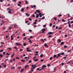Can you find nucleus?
<instances>
[{
    "instance_id": "1",
    "label": "nucleus",
    "mask_w": 73,
    "mask_h": 73,
    "mask_svg": "<svg viewBox=\"0 0 73 73\" xmlns=\"http://www.w3.org/2000/svg\"><path fill=\"white\" fill-rule=\"evenodd\" d=\"M31 66L32 67H33V68H31V69H32V70H33L34 69H35L36 68H37V66H36V64H33L31 65Z\"/></svg>"
},
{
    "instance_id": "2",
    "label": "nucleus",
    "mask_w": 73,
    "mask_h": 73,
    "mask_svg": "<svg viewBox=\"0 0 73 73\" xmlns=\"http://www.w3.org/2000/svg\"><path fill=\"white\" fill-rule=\"evenodd\" d=\"M65 54V52H63L62 53H60L59 54H58V56L59 57H60V55H64Z\"/></svg>"
},
{
    "instance_id": "3",
    "label": "nucleus",
    "mask_w": 73,
    "mask_h": 73,
    "mask_svg": "<svg viewBox=\"0 0 73 73\" xmlns=\"http://www.w3.org/2000/svg\"><path fill=\"white\" fill-rule=\"evenodd\" d=\"M44 68H46V66L45 65H43L41 68V69H44Z\"/></svg>"
},
{
    "instance_id": "4",
    "label": "nucleus",
    "mask_w": 73,
    "mask_h": 73,
    "mask_svg": "<svg viewBox=\"0 0 73 73\" xmlns=\"http://www.w3.org/2000/svg\"><path fill=\"white\" fill-rule=\"evenodd\" d=\"M42 33H45V31H46V29H42Z\"/></svg>"
},
{
    "instance_id": "5",
    "label": "nucleus",
    "mask_w": 73,
    "mask_h": 73,
    "mask_svg": "<svg viewBox=\"0 0 73 73\" xmlns=\"http://www.w3.org/2000/svg\"><path fill=\"white\" fill-rule=\"evenodd\" d=\"M12 11V10L11 9H10L8 11V13L10 14H12V12H11V11Z\"/></svg>"
},
{
    "instance_id": "6",
    "label": "nucleus",
    "mask_w": 73,
    "mask_h": 73,
    "mask_svg": "<svg viewBox=\"0 0 73 73\" xmlns=\"http://www.w3.org/2000/svg\"><path fill=\"white\" fill-rule=\"evenodd\" d=\"M26 49H27V52H31V50H29V48H28V47Z\"/></svg>"
},
{
    "instance_id": "7",
    "label": "nucleus",
    "mask_w": 73,
    "mask_h": 73,
    "mask_svg": "<svg viewBox=\"0 0 73 73\" xmlns=\"http://www.w3.org/2000/svg\"><path fill=\"white\" fill-rule=\"evenodd\" d=\"M16 44L17 45H21V46H23V45L21 44H19V43H18L17 42L16 43Z\"/></svg>"
},
{
    "instance_id": "8",
    "label": "nucleus",
    "mask_w": 73,
    "mask_h": 73,
    "mask_svg": "<svg viewBox=\"0 0 73 73\" xmlns=\"http://www.w3.org/2000/svg\"><path fill=\"white\" fill-rule=\"evenodd\" d=\"M53 33L52 32H49L48 33V35H52V34H53Z\"/></svg>"
},
{
    "instance_id": "9",
    "label": "nucleus",
    "mask_w": 73,
    "mask_h": 73,
    "mask_svg": "<svg viewBox=\"0 0 73 73\" xmlns=\"http://www.w3.org/2000/svg\"><path fill=\"white\" fill-rule=\"evenodd\" d=\"M72 18H73V17H72L71 18H70V19H68L67 21H69V20H73V19Z\"/></svg>"
},
{
    "instance_id": "10",
    "label": "nucleus",
    "mask_w": 73,
    "mask_h": 73,
    "mask_svg": "<svg viewBox=\"0 0 73 73\" xmlns=\"http://www.w3.org/2000/svg\"><path fill=\"white\" fill-rule=\"evenodd\" d=\"M13 35H12L11 36V40H13Z\"/></svg>"
},
{
    "instance_id": "11",
    "label": "nucleus",
    "mask_w": 73,
    "mask_h": 73,
    "mask_svg": "<svg viewBox=\"0 0 73 73\" xmlns=\"http://www.w3.org/2000/svg\"><path fill=\"white\" fill-rule=\"evenodd\" d=\"M29 66V65H26L25 67V69H27V68H28V67Z\"/></svg>"
},
{
    "instance_id": "12",
    "label": "nucleus",
    "mask_w": 73,
    "mask_h": 73,
    "mask_svg": "<svg viewBox=\"0 0 73 73\" xmlns=\"http://www.w3.org/2000/svg\"><path fill=\"white\" fill-rule=\"evenodd\" d=\"M36 11L37 12H38V13H40V12H41V11H39L38 10H36Z\"/></svg>"
},
{
    "instance_id": "13",
    "label": "nucleus",
    "mask_w": 73,
    "mask_h": 73,
    "mask_svg": "<svg viewBox=\"0 0 73 73\" xmlns=\"http://www.w3.org/2000/svg\"><path fill=\"white\" fill-rule=\"evenodd\" d=\"M21 62H25V60H23V59H22L21 60Z\"/></svg>"
},
{
    "instance_id": "14",
    "label": "nucleus",
    "mask_w": 73,
    "mask_h": 73,
    "mask_svg": "<svg viewBox=\"0 0 73 73\" xmlns=\"http://www.w3.org/2000/svg\"><path fill=\"white\" fill-rule=\"evenodd\" d=\"M44 45L45 46H46L47 47H48V45H47V44L46 43H45L44 44Z\"/></svg>"
},
{
    "instance_id": "15",
    "label": "nucleus",
    "mask_w": 73,
    "mask_h": 73,
    "mask_svg": "<svg viewBox=\"0 0 73 73\" xmlns=\"http://www.w3.org/2000/svg\"><path fill=\"white\" fill-rule=\"evenodd\" d=\"M64 42H61L60 45H64Z\"/></svg>"
},
{
    "instance_id": "16",
    "label": "nucleus",
    "mask_w": 73,
    "mask_h": 73,
    "mask_svg": "<svg viewBox=\"0 0 73 73\" xmlns=\"http://www.w3.org/2000/svg\"><path fill=\"white\" fill-rule=\"evenodd\" d=\"M39 16H38V14H36V18H38Z\"/></svg>"
},
{
    "instance_id": "17",
    "label": "nucleus",
    "mask_w": 73,
    "mask_h": 73,
    "mask_svg": "<svg viewBox=\"0 0 73 73\" xmlns=\"http://www.w3.org/2000/svg\"><path fill=\"white\" fill-rule=\"evenodd\" d=\"M23 45H24V46H26V45H27V44L25 43H23Z\"/></svg>"
},
{
    "instance_id": "18",
    "label": "nucleus",
    "mask_w": 73,
    "mask_h": 73,
    "mask_svg": "<svg viewBox=\"0 0 73 73\" xmlns=\"http://www.w3.org/2000/svg\"><path fill=\"white\" fill-rule=\"evenodd\" d=\"M24 71V69H22L21 70V73H22Z\"/></svg>"
},
{
    "instance_id": "19",
    "label": "nucleus",
    "mask_w": 73,
    "mask_h": 73,
    "mask_svg": "<svg viewBox=\"0 0 73 73\" xmlns=\"http://www.w3.org/2000/svg\"><path fill=\"white\" fill-rule=\"evenodd\" d=\"M0 57L2 58V57H3V55L1 54H0Z\"/></svg>"
},
{
    "instance_id": "20",
    "label": "nucleus",
    "mask_w": 73,
    "mask_h": 73,
    "mask_svg": "<svg viewBox=\"0 0 73 73\" xmlns=\"http://www.w3.org/2000/svg\"><path fill=\"white\" fill-rule=\"evenodd\" d=\"M43 57V54H41V55H40V57L41 58H42Z\"/></svg>"
},
{
    "instance_id": "21",
    "label": "nucleus",
    "mask_w": 73,
    "mask_h": 73,
    "mask_svg": "<svg viewBox=\"0 0 73 73\" xmlns=\"http://www.w3.org/2000/svg\"><path fill=\"white\" fill-rule=\"evenodd\" d=\"M15 67H12L11 68V69H15Z\"/></svg>"
},
{
    "instance_id": "22",
    "label": "nucleus",
    "mask_w": 73,
    "mask_h": 73,
    "mask_svg": "<svg viewBox=\"0 0 73 73\" xmlns=\"http://www.w3.org/2000/svg\"><path fill=\"white\" fill-rule=\"evenodd\" d=\"M57 57V55H56L55 54L54 55V56H53L54 58H55V57Z\"/></svg>"
},
{
    "instance_id": "23",
    "label": "nucleus",
    "mask_w": 73,
    "mask_h": 73,
    "mask_svg": "<svg viewBox=\"0 0 73 73\" xmlns=\"http://www.w3.org/2000/svg\"><path fill=\"white\" fill-rule=\"evenodd\" d=\"M54 72H56V67H55L54 69Z\"/></svg>"
},
{
    "instance_id": "24",
    "label": "nucleus",
    "mask_w": 73,
    "mask_h": 73,
    "mask_svg": "<svg viewBox=\"0 0 73 73\" xmlns=\"http://www.w3.org/2000/svg\"><path fill=\"white\" fill-rule=\"evenodd\" d=\"M71 62V61H70L68 62V63H67V64H70V63Z\"/></svg>"
},
{
    "instance_id": "25",
    "label": "nucleus",
    "mask_w": 73,
    "mask_h": 73,
    "mask_svg": "<svg viewBox=\"0 0 73 73\" xmlns=\"http://www.w3.org/2000/svg\"><path fill=\"white\" fill-rule=\"evenodd\" d=\"M26 15L27 16H29V15L28 13H26Z\"/></svg>"
},
{
    "instance_id": "26",
    "label": "nucleus",
    "mask_w": 73,
    "mask_h": 73,
    "mask_svg": "<svg viewBox=\"0 0 73 73\" xmlns=\"http://www.w3.org/2000/svg\"><path fill=\"white\" fill-rule=\"evenodd\" d=\"M24 8H22L21 10V11H24Z\"/></svg>"
},
{
    "instance_id": "27",
    "label": "nucleus",
    "mask_w": 73,
    "mask_h": 73,
    "mask_svg": "<svg viewBox=\"0 0 73 73\" xmlns=\"http://www.w3.org/2000/svg\"><path fill=\"white\" fill-rule=\"evenodd\" d=\"M68 26L69 28H70V27H71V25H70V24H68Z\"/></svg>"
},
{
    "instance_id": "28",
    "label": "nucleus",
    "mask_w": 73,
    "mask_h": 73,
    "mask_svg": "<svg viewBox=\"0 0 73 73\" xmlns=\"http://www.w3.org/2000/svg\"><path fill=\"white\" fill-rule=\"evenodd\" d=\"M1 22L3 23H5V21H3V20H2Z\"/></svg>"
},
{
    "instance_id": "29",
    "label": "nucleus",
    "mask_w": 73,
    "mask_h": 73,
    "mask_svg": "<svg viewBox=\"0 0 73 73\" xmlns=\"http://www.w3.org/2000/svg\"><path fill=\"white\" fill-rule=\"evenodd\" d=\"M14 53H13L12 55L11 56V57H13V56H14Z\"/></svg>"
},
{
    "instance_id": "30",
    "label": "nucleus",
    "mask_w": 73,
    "mask_h": 73,
    "mask_svg": "<svg viewBox=\"0 0 73 73\" xmlns=\"http://www.w3.org/2000/svg\"><path fill=\"white\" fill-rule=\"evenodd\" d=\"M38 61V59H36L35 60V61Z\"/></svg>"
},
{
    "instance_id": "31",
    "label": "nucleus",
    "mask_w": 73,
    "mask_h": 73,
    "mask_svg": "<svg viewBox=\"0 0 73 73\" xmlns=\"http://www.w3.org/2000/svg\"><path fill=\"white\" fill-rule=\"evenodd\" d=\"M67 47H68V46H66V45H65L64 46V48H67Z\"/></svg>"
},
{
    "instance_id": "32",
    "label": "nucleus",
    "mask_w": 73,
    "mask_h": 73,
    "mask_svg": "<svg viewBox=\"0 0 73 73\" xmlns=\"http://www.w3.org/2000/svg\"><path fill=\"white\" fill-rule=\"evenodd\" d=\"M62 21H63V22H65V20L64 19H62Z\"/></svg>"
},
{
    "instance_id": "33",
    "label": "nucleus",
    "mask_w": 73,
    "mask_h": 73,
    "mask_svg": "<svg viewBox=\"0 0 73 73\" xmlns=\"http://www.w3.org/2000/svg\"><path fill=\"white\" fill-rule=\"evenodd\" d=\"M6 55H7V56H9V55H10V54L8 53H6Z\"/></svg>"
},
{
    "instance_id": "34",
    "label": "nucleus",
    "mask_w": 73,
    "mask_h": 73,
    "mask_svg": "<svg viewBox=\"0 0 73 73\" xmlns=\"http://www.w3.org/2000/svg\"><path fill=\"white\" fill-rule=\"evenodd\" d=\"M58 16L59 17H61V16H62V15L61 14L59 15H58Z\"/></svg>"
},
{
    "instance_id": "35",
    "label": "nucleus",
    "mask_w": 73,
    "mask_h": 73,
    "mask_svg": "<svg viewBox=\"0 0 73 73\" xmlns=\"http://www.w3.org/2000/svg\"><path fill=\"white\" fill-rule=\"evenodd\" d=\"M14 48H15V49H16V50H17V48L15 46V47H14Z\"/></svg>"
},
{
    "instance_id": "36",
    "label": "nucleus",
    "mask_w": 73,
    "mask_h": 73,
    "mask_svg": "<svg viewBox=\"0 0 73 73\" xmlns=\"http://www.w3.org/2000/svg\"><path fill=\"white\" fill-rule=\"evenodd\" d=\"M39 69H40V68H37L36 70V71H37V70H39Z\"/></svg>"
},
{
    "instance_id": "37",
    "label": "nucleus",
    "mask_w": 73,
    "mask_h": 73,
    "mask_svg": "<svg viewBox=\"0 0 73 73\" xmlns=\"http://www.w3.org/2000/svg\"><path fill=\"white\" fill-rule=\"evenodd\" d=\"M54 20H57V18L56 17H55L54 18Z\"/></svg>"
},
{
    "instance_id": "38",
    "label": "nucleus",
    "mask_w": 73,
    "mask_h": 73,
    "mask_svg": "<svg viewBox=\"0 0 73 73\" xmlns=\"http://www.w3.org/2000/svg\"><path fill=\"white\" fill-rule=\"evenodd\" d=\"M72 50H68L67 51V52H71V51Z\"/></svg>"
},
{
    "instance_id": "39",
    "label": "nucleus",
    "mask_w": 73,
    "mask_h": 73,
    "mask_svg": "<svg viewBox=\"0 0 73 73\" xmlns=\"http://www.w3.org/2000/svg\"><path fill=\"white\" fill-rule=\"evenodd\" d=\"M45 19V17H42V20H44V19Z\"/></svg>"
},
{
    "instance_id": "40",
    "label": "nucleus",
    "mask_w": 73,
    "mask_h": 73,
    "mask_svg": "<svg viewBox=\"0 0 73 73\" xmlns=\"http://www.w3.org/2000/svg\"><path fill=\"white\" fill-rule=\"evenodd\" d=\"M52 57H50V60H52Z\"/></svg>"
},
{
    "instance_id": "41",
    "label": "nucleus",
    "mask_w": 73,
    "mask_h": 73,
    "mask_svg": "<svg viewBox=\"0 0 73 73\" xmlns=\"http://www.w3.org/2000/svg\"><path fill=\"white\" fill-rule=\"evenodd\" d=\"M68 21V23H67V24H70V21Z\"/></svg>"
},
{
    "instance_id": "42",
    "label": "nucleus",
    "mask_w": 73,
    "mask_h": 73,
    "mask_svg": "<svg viewBox=\"0 0 73 73\" xmlns=\"http://www.w3.org/2000/svg\"><path fill=\"white\" fill-rule=\"evenodd\" d=\"M29 19L30 21H32V19L31 18H29Z\"/></svg>"
},
{
    "instance_id": "43",
    "label": "nucleus",
    "mask_w": 73,
    "mask_h": 73,
    "mask_svg": "<svg viewBox=\"0 0 73 73\" xmlns=\"http://www.w3.org/2000/svg\"><path fill=\"white\" fill-rule=\"evenodd\" d=\"M19 50L20 51V52H22V51H23V49H20Z\"/></svg>"
},
{
    "instance_id": "44",
    "label": "nucleus",
    "mask_w": 73,
    "mask_h": 73,
    "mask_svg": "<svg viewBox=\"0 0 73 73\" xmlns=\"http://www.w3.org/2000/svg\"><path fill=\"white\" fill-rule=\"evenodd\" d=\"M61 64L62 65V66H63V65H64V64L63 62Z\"/></svg>"
},
{
    "instance_id": "45",
    "label": "nucleus",
    "mask_w": 73,
    "mask_h": 73,
    "mask_svg": "<svg viewBox=\"0 0 73 73\" xmlns=\"http://www.w3.org/2000/svg\"><path fill=\"white\" fill-rule=\"evenodd\" d=\"M23 40H26V37H25L24 38H23Z\"/></svg>"
},
{
    "instance_id": "46",
    "label": "nucleus",
    "mask_w": 73,
    "mask_h": 73,
    "mask_svg": "<svg viewBox=\"0 0 73 73\" xmlns=\"http://www.w3.org/2000/svg\"><path fill=\"white\" fill-rule=\"evenodd\" d=\"M31 62H32V61L31 60L29 61V63H31Z\"/></svg>"
},
{
    "instance_id": "47",
    "label": "nucleus",
    "mask_w": 73,
    "mask_h": 73,
    "mask_svg": "<svg viewBox=\"0 0 73 73\" xmlns=\"http://www.w3.org/2000/svg\"><path fill=\"white\" fill-rule=\"evenodd\" d=\"M29 42L30 43H32V41H31V40H29Z\"/></svg>"
},
{
    "instance_id": "48",
    "label": "nucleus",
    "mask_w": 73,
    "mask_h": 73,
    "mask_svg": "<svg viewBox=\"0 0 73 73\" xmlns=\"http://www.w3.org/2000/svg\"><path fill=\"white\" fill-rule=\"evenodd\" d=\"M41 40L42 41V42H44V40H43V39H41Z\"/></svg>"
},
{
    "instance_id": "49",
    "label": "nucleus",
    "mask_w": 73,
    "mask_h": 73,
    "mask_svg": "<svg viewBox=\"0 0 73 73\" xmlns=\"http://www.w3.org/2000/svg\"><path fill=\"white\" fill-rule=\"evenodd\" d=\"M25 3L26 4H28V1H26L25 2Z\"/></svg>"
},
{
    "instance_id": "50",
    "label": "nucleus",
    "mask_w": 73,
    "mask_h": 73,
    "mask_svg": "<svg viewBox=\"0 0 73 73\" xmlns=\"http://www.w3.org/2000/svg\"><path fill=\"white\" fill-rule=\"evenodd\" d=\"M29 32H32V30H31L29 29Z\"/></svg>"
},
{
    "instance_id": "51",
    "label": "nucleus",
    "mask_w": 73,
    "mask_h": 73,
    "mask_svg": "<svg viewBox=\"0 0 73 73\" xmlns=\"http://www.w3.org/2000/svg\"><path fill=\"white\" fill-rule=\"evenodd\" d=\"M46 25H44V26H43V27H44V28H45V27H46Z\"/></svg>"
},
{
    "instance_id": "52",
    "label": "nucleus",
    "mask_w": 73,
    "mask_h": 73,
    "mask_svg": "<svg viewBox=\"0 0 73 73\" xmlns=\"http://www.w3.org/2000/svg\"><path fill=\"white\" fill-rule=\"evenodd\" d=\"M12 48H8V49H9V50H11V49Z\"/></svg>"
},
{
    "instance_id": "53",
    "label": "nucleus",
    "mask_w": 73,
    "mask_h": 73,
    "mask_svg": "<svg viewBox=\"0 0 73 73\" xmlns=\"http://www.w3.org/2000/svg\"><path fill=\"white\" fill-rule=\"evenodd\" d=\"M3 67H4V68H6V65H5L3 66Z\"/></svg>"
},
{
    "instance_id": "54",
    "label": "nucleus",
    "mask_w": 73,
    "mask_h": 73,
    "mask_svg": "<svg viewBox=\"0 0 73 73\" xmlns=\"http://www.w3.org/2000/svg\"><path fill=\"white\" fill-rule=\"evenodd\" d=\"M3 50H0V52H3Z\"/></svg>"
},
{
    "instance_id": "55",
    "label": "nucleus",
    "mask_w": 73,
    "mask_h": 73,
    "mask_svg": "<svg viewBox=\"0 0 73 73\" xmlns=\"http://www.w3.org/2000/svg\"><path fill=\"white\" fill-rule=\"evenodd\" d=\"M23 36H25V33H23Z\"/></svg>"
},
{
    "instance_id": "56",
    "label": "nucleus",
    "mask_w": 73,
    "mask_h": 73,
    "mask_svg": "<svg viewBox=\"0 0 73 73\" xmlns=\"http://www.w3.org/2000/svg\"><path fill=\"white\" fill-rule=\"evenodd\" d=\"M62 28V27H60L58 28V29H61Z\"/></svg>"
},
{
    "instance_id": "57",
    "label": "nucleus",
    "mask_w": 73,
    "mask_h": 73,
    "mask_svg": "<svg viewBox=\"0 0 73 73\" xmlns=\"http://www.w3.org/2000/svg\"><path fill=\"white\" fill-rule=\"evenodd\" d=\"M28 23H29V21H25V23L26 24Z\"/></svg>"
},
{
    "instance_id": "58",
    "label": "nucleus",
    "mask_w": 73,
    "mask_h": 73,
    "mask_svg": "<svg viewBox=\"0 0 73 73\" xmlns=\"http://www.w3.org/2000/svg\"><path fill=\"white\" fill-rule=\"evenodd\" d=\"M58 42H61V40H58Z\"/></svg>"
},
{
    "instance_id": "59",
    "label": "nucleus",
    "mask_w": 73,
    "mask_h": 73,
    "mask_svg": "<svg viewBox=\"0 0 73 73\" xmlns=\"http://www.w3.org/2000/svg\"><path fill=\"white\" fill-rule=\"evenodd\" d=\"M3 55H5V52H3Z\"/></svg>"
},
{
    "instance_id": "60",
    "label": "nucleus",
    "mask_w": 73,
    "mask_h": 73,
    "mask_svg": "<svg viewBox=\"0 0 73 73\" xmlns=\"http://www.w3.org/2000/svg\"><path fill=\"white\" fill-rule=\"evenodd\" d=\"M9 29H12V27H9Z\"/></svg>"
},
{
    "instance_id": "61",
    "label": "nucleus",
    "mask_w": 73,
    "mask_h": 73,
    "mask_svg": "<svg viewBox=\"0 0 73 73\" xmlns=\"http://www.w3.org/2000/svg\"><path fill=\"white\" fill-rule=\"evenodd\" d=\"M36 56H35L34 57L33 60H35V59L36 58Z\"/></svg>"
},
{
    "instance_id": "62",
    "label": "nucleus",
    "mask_w": 73,
    "mask_h": 73,
    "mask_svg": "<svg viewBox=\"0 0 73 73\" xmlns=\"http://www.w3.org/2000/svg\"><path fill=\"white\" fill-rule=\"evenodd\" d=\"M18 6H19V7H20L21 6V5L20 4H18Z\"/></svg>"
},
{
    "instance_id": "63",
    "label": "nucleus",
    "mask_w": 73,
    "mask_h": 73,
    "mask_svg": "<svg viewBox=\"0 0 73 73\" xmlns=\"http://www.w3.org/2000/svg\"><path fill=\"white\" fill-rule=\"evenodd\" d=\"M48 37H52V35H49Z\"/></svg>"
},
{
    "instance_id": "64",
    "label": "nucleus",
    "mask_w": 73,
    "mask_h": 73,
    "mask_svg": "<svg viewBox=\"0 0 73 73\" xmlns=\"http://www.w3.org/2000/svg\"><path fill=\"white\" fill-rule=\"evenodd\" d=\"M70 23L71 24L72 23H73V21H72L70 22Z\"/></svg>"
}]
</instances>
